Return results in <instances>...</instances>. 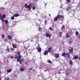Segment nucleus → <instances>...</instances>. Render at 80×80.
<instances>
[{
  "mask_svg": "<svg viewBox=\"0 0 80 80\" xmlns=\"http://www.w3.org/2000/svg\"><path fill=\"white\" fill-rule=\"evenodd\" d=\"M22 56L21 55H19L18 57L17 58V61L18 62H19L20 64H22V63L23 62V59H22Z\"/></svg>",
  "mask_w": 80,
  "mask_h": 80,
  "instance_id": "1",
  "label": "nucleus"
},
{
  "mask_svg": "<svg viewBox=\"0 0 80 80\" xmlns=\"http://www.w3.org/2000/svg\"><path fill=\"white\" fill-rule=\"evenodd\" d=\"M24 7L25 8H28L29 10H31V7H32V5L30 4L29 5H27V4H26L24 5Z\"/></svg>",
  "mask_w": 80,
  "mask_h": 80,
  "instance_id": "2",
  "label": "nucleus"
},
{
  "mask_svg": "<svg viewBox=\"0 0 80 80\" xmlns=\"http://www.w3.org/2000/svg\"><path fill=\"white\" fill-rule=\"evenodd\" d=\"M55 56L56 58H58L59 57V54L58 53H56L55 54Z\"/></svg>",
  "mask_w": 80,
  "mask_h": 80,
  "instance_id": "3",
  "label": "nucleus"
},
{
  "mask_svg": "<svg viewBox=\"0 0 80 80\" xmlns=\"http://www.w3.org/2000/svg\"><path fill=\"white\" fill-rule=\"evenodd\" d=\"M37 49L39 52H41L42 51V49H41L40 48H38H38L37 47Z\"/></svg>",
  "mask_w": 80,
  "mask_h": 80,
  "instance_id": "4",
  "label": "nucleus"
},
{
  "mask_svg": "<svg viewBox=\"0 0 80 80\" xmlns=\"http://www.w3.org/2000/svg\"><path fill=\"white\" fill-rule=\"evenodd\" d=\"M73 48H72L69 50V53H73Z\"/></svg>",
  "mask_w": 80,
  "mask_h": 80,
  "instance_id": "5",
  "label": "nucleus"
},
{
  "mask_svg": "<svg viewBox=\"0 0 80 80\" xmlns=\"http://www.w3.org/2000/svg\"><path fill=\"white\" fill-rule=\"evenodd\" d=\"M78 58V56H75L74 58L72 59V60H75L77 59Z\"/></svg>",
  "mask_w": 80,
  "mask_h": 80,
  "instance_id": "6",
  "label": "nucleus"
},
{
  "mask_svg": "<svg viewBox=\"0 0 80 80\" xmlns=\"http://www.w3.org/2000/svg\"><path fill=\"white\" fill-rule=\"evenodd\" d=\"M20 70L21 72H23V71L25 70V69H24V68H23L22 67H21L20 69Z\"/></svg>",
  "mask_w": 80,
  "mask_h": 80,
  "instance_id": "7",
  "label": "nucleus"
},
{
  "mask_svg": "<svg viewBox=\"0 0 80 80\" xmlns=\"http://www.w3.org/2000/svg\"><path fill=\"white\" fill-rule=\"evenodd\" d=\"M48 53V51H45L44 52V55H47Z\"/></svg>",
  "mask_w": 80,
  "mask_h": 80,
  "instance_id": "8",
  "label": "nucleus"
},
{
  "mask_svg": "<svg viewBox=\"0 0 80 80\" xmlns=\"http://www.w3.org/2000/svg\"><path fill=\"white\" fill-rule=\"evenodd\" d=\"M8 39L9 40H12V37L10 35L8 36Z\"/></svg>",
  "mask_w": 80,
  "mask_h": 80,
  "instance_id": "9",
  "label": "nucleus"
},
{
  "mask_svg": "<svg viewBox=\"0 0 80 80\" xmlns=\"http://www.w3.org/2000/svg\"><path fill=\"white\" fill-rule=\"evenodd\" d=\"M0 17H1V18H5L6 17V15L4 14L2 16H0Z\"/></svg>",
  "mask_w": 80,
  "mask_h": 80,
  "instance_id": "10",
  "label": "nucleus"
},
{
  "mask_svg": "<svg viewBox=\"0 0 80 80\" xmlns=\"http://www.w3.org/2000/svg\"><path fill=\"white\" fill-rule=\"evenodd\" d=\"M58 17L56 16L55 18H54V21H57V20H58Z\"/></svg>",
  "mask_w": 80,
  "mask_h": 80,
  "instance_id": "11",
  "label": "nucleus"
},
{
  "mask_svg": "<svg viewBox=\"0 0 80 80\" xmlns=\"http://www.w3.org/2000/svg\"><path fill=\"white\" fill-rule=\"evenodd\" d=\"M66 55L67 56L68 58H70V54L68 53H66Z\"/></svg>",
  "mask_w": 80,
  "mask_h": 80,
  "instance_id": "12",
  "label": "nucleus"
},
{
  "mask_svg": "<svg viewBox=\"0 0 80 80\" xmlns=\"http://www.w3.org/2000/svg\"><path fill=\"white\" fill-rule=\"evenodd\" d=\"M69 62L70 65H72L73 64V62H72V61L71 60H70L69 61Z\"/></svg>",
  "mask_w": 80,
  "mask_h": 80,
  "instance_id": "13",
  "label": "nucleus"
},
{
  "mask_svg": "<svg viewBox=\"0 0 80 80\" xmlns=\"http://www.w3.org/2000/svg\"><path fill=\"white\" fill-rule=\"evenodd\" d=\"M57 17L58 19H59V18H62V16L61 15H59L58 16H57Z\"/></svg>",
  "mask_w": 80,
  "mask_h": 80,
  "instance_id": "14",
  "label": "nucleus"
},
{
  "mask_svg": "<svg viewBox=\"0 0 80 80\" xmlns=\"http://www.w3.org/2000/svg\"><path fill=\"white\" fill-rule=\"evenodd\" d=\"M67 55V54L65 52H63L62 54V56H63V57L65 56V55Z\"/></svg>",
  "mask_w": 80,
  "mask_h": 80,
  "instance_id": "15",
  "label": "nucleus"
},
{
  "mask_svg": "<svg viewBox=\"0 0 80 80\" xmlns=\"http://www.w3.org/2000/svg\"><path fill=\"white\" fill-rule=\"evenodd\" d=\"M0 19H1L2 22H4V21H5V20H4V18L0 17Z\"/></svg>",
  "mask_w": 80,
  "mask_h": 80,
  "instance_id": "16",
  "label": "nucleus"
},
{
  "mask_svg": "<svg viewBox=\"0 0 80 80\" xmlns=\"http://www.w3.org/2000/svg\"><path fill=\"white\" fill-rule=\"evenodd\" d=\"M65 75H66V76H69V73L68 72V71H67L65 73Z\"/></svg>",
  "mask_w": 80,
  "mask_h": 80,
  "instance_id": "17",
  "label": "nucleus"
},
{
  "mask_svg": "<svg viewBox=\"0 0 80 80\" xmlns=\"http://www.w3.org/2000/svg\"><path fill=\"white\" fill-rule=\"evenodd\" d=\"M19 16V14H16L14 15V17H18Z\"/></svg>",
  "mask_w": 80,
  "mask_h": 80,
  "instance_id": "18",
  "label": "nucleus"
},
{
  "mask_svg": "<svg viewBox=\"0 0 80 80\" xmlns=\"http://www.w3.org/2000/svg\"><path fill=\"white\" fill-rule=\"evenodd\" d=\"M7 72H8V73H10V72H12V70L11 69H9V70H8L7 71Z\"/></svg>",
  "mask_w": 80,
  "mask_h": 80,
  "instance_id": "19",
  "label": "nucleus"
},
{
  "mask_svg": "<svg viewBox=\"0 0 80 80\" xmlns=\"http://www.w3.org/2000/svg\"><path fill=\"white\" fill-rule=\"evenodd\" d=\"M49 35H50V34H49L48 33H46V37H49Z\"/></svg>",
  "mask_w": 80,
  "mask_h": 80,
  "instance_id": "20",
  "label": "nucleus"
},
{
  "mask_svg": "<svg viewBox=\"0 0 80 80\" xmlns=\"http://www.w3.org/2000/svg\"><path fill=\"white\" fill-rule=\"evenodd\" d=\"M48 51H49V52H51V51H52V48H49L48 49Z\"/></svg>",
  "mask_w": 80,
  "mask_h": 80,
  "instance_id": "21",
  "label": "nucleus"
},
{
  "mask_svg": "<svg viewBox=\"0 0 80 80\" xmlns=\"http://www.w3.org/2000/svg\"><path fill=\"white\" fill-rule=\"evenodd\" d=\"M5 22L6 23V24H8V20H5Z\"/></svg>",
  "mask_w": 80,
  "mask_h": 80,
  "instance_id": "22",
  "label": "nucleus"
},
{
  "mask_svg": "<svg viewBox=\"0 0 80 80\" xmlns=\"http://www.w3.org/2000/svg\"><path fill=\"white\" fill-rule=\"evenodd\" d=\"M62 32H59V36L60 37H62Z\"/></svg>",
  "mask_w": 80,
  "mask_h": 80,
  "instance_id": "23",
  "label": "nucleus"
},
{
  "mask_svg": "<svg viewBox=\"0 0 80 80\" xmlns=\"http://www.w3.org/2000/svg\"><path fill=\"white\" fill-rule=\"evenodd\" d=\"M12 45L13 48H17V46H15V45L13 44H12Z\"/></svg>",
  "mask_w": 80,
  "mask_h": 80,
  "instance_id": "24",
  "label": "nucleus"
},
{
  "mask_svg": "<svg viewBox=\"0 0 80 80\" xmlns=\"http://www.w3.org/2000/svg\"><path fill=\"white\" fill-rule=\"evenodd\" d=\"M70 7H68L67 8H66V10H70Z\"/></svg>",
  "mask_w": 80,
  "mask_h": 80,
  "instance_id": "25",
  "label": "nucleus"
},
{
  "mask_svg": "<svg viewBox=\"0 0 80 80\" xmlns=\"http://www.w3.org/2000/svg\"><path fill=\"white\" fill-rule=\"evenodd\" d=\"M78 34H79V33H78V32H77V31L76 32V35H78Z\"/></svg>",
  "mask_w": 80,
  "mask_h": 80,
  "instance_id": "26",
  "label": "nucleus"
},
{
  "mask_svg": "<svg viewBox=\"0 0 80 80\" xmlns=\"http://www.w3.org/2000/svg\"><path fill=\"white\" fill-rule=\"evenodd\" d=\"M48 62L49 63H51V61L50 60H48Z\"/></svg>",
  "mask_w": 80,
  "mask_h": 80,
  "instance_id": "27",
  "label": "nucleus"
},
{
  "mask_svg": "<svg viewBox=\"0 0 80 80\" xmlns=\"http://www.w3.org/2000/svg\"><path fill=\"white\" fill-rule=\"evenodd\" d=\"M14 17L13 16L11 18V19L12 20H13L14 19Z\"/></svg>",
  "mask_w": 80,
  "mask_h": 80,
  "instance_id": "28",
  "label": "nucleus"
},
{
  "mask_svg": "<svg viewBox=\"0 0 80 80\" xmlns=\"http://www.w3.org/2000/svg\"><path fill=\"white\" fill-rule=\"evenodd\" d=\"M7 51H8V52H9L10 50V49H9V48H7Z\"/></svg>",
  "mask_w": 80,
  "mask_h": 80,
  "instance_id": "29",
  "label": "nucleus"
},
{
  "mask_svg": "<svg viewBox=\"0 0 80 80\" xmlns=\"http://www.w3.org/2000/svg\"><path fill=\"white\" fill-rule=\"evenodd\" d=\"M5 80H10V78H7L5 79Z\"/></svg>",
  "mask_w": 80,
  "mask_h": 80,
  "instance_id": "30",
  "label": "nucleus"
},
{
  "mask_svg": "<svg viewBox=\"0 0 80 80\" xmlns=\"http://www.w3.org/2000/svg\"><path fill=\"white\" fill-rule=\"evenodd\" d=\"M32 9H33V10H35V7L33 6V7L32 8Z\"/></svg>",
  "mask_w": 80,
  "mask_h": 80,
  "instance_id": "31",
  "label": "nucleus"
},
{
  "mask_svg": "<svg viewBox=\"0 0 80 80\" xmlns=\"http://www.w3.org/2000/svg\"><path fill=\"white\" fill-rule=\"evenodd\" d=\"M49 29H50V30H51V31H53V29H52V28H49Z\"/></svg>",
  "mask_w": 80,
  "mask_h": 80,
  "instance_id": "32",
  "label": "nucleus"
},
{
  "mask_svg": "<svg viewBox=\"0 0 80 80\" xmlns=\"http://www.w3.org/2000/svg\"><path fill=\"white\" fill-rule=\"evenodd\" d=\"M66 37L67 38H69V36L68 34L67 35Z\"/></svg>",
  "mask_w": 80,
  "mask_h": 80,
  "instance_id": "33",
  "label": "nucleus"
},
{
  "mask_svg": "<svg viewBox=\"0 0 80 80\" xmlns=\"http://www.w3.org/2000/svg\"><path fill=\"white\" fill-rule=\"evenodd\" d=\"M4 41L5 42H7V39H4Z\"/></svg>",
  "mask_w": 80,
  "mask_h": 80,
  "instance_id": "34",
  "label": "nucleus"
},
{
  "mask_svg": "<svg viewBox=\"0 0 80 80\" xmlns=\"http://www.w3.org/2000/svg\"><path fill=\"white\" fill-rule=\"evenodd\" d=\"M2 38H4V35L2 34Z\"/></svg>",
  "mask_w": 80,
  "mask_h": 80,
  "instance_id": "35",
  "label": "nucleus"
},
{
  "mask_svg": "<svg viewBox=\"0 0 80 80\" xmlns=\"http://www.w3.org/2000/svg\"><path fill=\"white\" fill-rule=\"evenodd\" d=\"M70 2V0H67V2L68 3H69V2Z\"/></svg>",
  "mask_w": 80,
  "mask_h": 80,
  "instance_id": "36",
  "label": "nucleus"
},
{
  "mask_svg": "<svg viewBox=\"0 0 80 80\" xmlns=\"http://www.w3.org/2000/svg\"><path fill=\"white\" fill-rule=\"evenodd\" d=\"M11 50H12V51H13V48H11Z\"/></svg>",
  "mask_w": 80,
  "mask_h": 80,
  "instance_id": "37",
  "label": "nucleus"
},
{
  "mask_svg": "<svg viewBox=\"0 0 80 80\" xmlns=\"http://www.w3.org/2000/svg\"><path fill=\"white\" fill-rule=\"evenodd\" d=\"M45 24H47V21H45Z\"/></svg>",
  "mask_w": 80,
  "mask_h": 80,
  "instance_id": "38",
  "label": "nucleus"
},
{
  "mask_svg": "<svg viewBox=\"0 0 80 80\" xmlns=\"http://www.w3.org/2000/svg\"><path fill=\"white\" fill-rule=\"evenodd\" d=\"M18 55H20V52H18Z\"/></svg>",
  "mask_w": 80,
  "mask_h": 80,
  "instance_id": "39",
  "label": "nucleus"
},
{
  "mask_svg": "<svg viewBox=\"0 0 80 80\" xmlns=\"http://www.w3.org/2000/svg\"><path fill=\"white\" fill-rule=\"evenodd\" d=\"M65 28V27L63 26L62 27V28L63 29V28Z\"/></svg>",
  "mask_w": 80,
  "mask_h": 80,
  "instance_id": "40",
  "label": "nucleus"
},
{
  "mask_svg": "<svg viewBox=\"0 0 80 80\" xmlns=\"http://www.w3.org/2000/svg\"><path fill=\"white\" fill-rule=\"evenodd\" d=\"M49 36V38H51V37H52V35H50Z\"/></svg>",
  "mask_w": 80,
  "mask_h": 80,
  "instance_id": "41",
  "label": "nucleus"
},
{
  "mask_svg": "<svg viewBox=\"0 0 80 80\" xmlns=\"http://www.w3.org/2000/svg\"><path fill=\"white\" fill-rule=\"evenodd\" d=\"M11 58H13V56L11 57Z\"/></svg>",
  "mask_w": 80,
  "mask_h": 80,
  "instance_id": "42",
  "label": "nucleus"
},
{
  "mask_svg": "<svg viewBox=\"0 0 80 80\" xmlns=\"http://www.w3.org/2000/svg\"><path fill=\"white\" fill-rule=\"evenodd\" d=\"M29 70H32V68H30Z\"/></svg>",
  "mask_w": 80,
  "mask_h": 80,
  "instance_id": "43",
  "label": "nucleus"
},
{
  "mask_svg": "<svg viewBox=\"0 0 80 80\" xmlns=\"http://www.w3.org/2000/svg\"><path fill=\"white\" fill-rule=\"evenodd\" d=\"M15 58H17V56H15Z\"/></svg>",
  "mask_w": 80,
  "mask_h": 80,
  "instance_id": "44",
  "label": "nucleus"
},
{
  "mask_svg": "<svg viewBox=\"0 0 80 80\" xmlns=\"http://www.w3.org/2000/svg\"><path fill=\"white\" fill-rule=\"evenodd\" d=\"M41 29H42V28H40V27H39V30H41Z\"/></svg>",
  "mask_w": 80,
  "mask_h": 80,
  "instance_id": "45",
  "label": "nucleus"
},
{
  "mask_svg": "<svg viewBox=\"0 0 80 80\" xmlns=\"http://www.w3.org/2000/svg\"><path fill=\"white\" fill-rule=\"evenodd\" d=\"M49 15L50 17H51V15H50V14H49Z\"/></svg>",
  "mask_w": 80,
  "mask_h": 80,
  "instance_id": "46",
  "label": "nucleus"
},
{
  "mask_svg": "<svg viewBox=\"0 0 80 80\" xmlns=\"http://www.w3.org/2000/svg\"><path fill=\"white\" fill-rule=\"evenodd\" d=\"M44 71H45V72H47V70H45Z\"/></svg>",
  "mask_w": 80,
  "mask_h": 80,
  "instance_id": "47",
  "label": "nucleus"
},
{
  "mask_svg": "<svg viewBox=\"0 0 80 80\" xmlns=\"http://www.w3.org/2000/svg\"><path fill=\"white\" fill-rule=\"evenodd\" d=\"M46 5H47V3L46 4H45V7H46Z\"/></svg>",
  "mask_w": 80,
  "mask_h": 80,
  "instance_id": "48",
  "label": "nucleus"
},
{
  "mask_svg": "<svg viewBox=\"0 0 80 80\" xmlns=\"http://www.w3.org/2000/svg\"><path fill=\"white\" fill-rule=\"evenodd\" d=\"M62 44H63L64 43V42H62Z\"/></svg>",
  "mask_w": 80,
  "mask_h": 80,
  "instance_id": "49",
  "label": "nucleus"
},
{
  "mask_svg": "<svg viewBox=\"0 0 80 80\" xmlns=\"http://www.w3.org/2000/svg\"><path fill=\"white\" fill-rule=\"evenodd\" d=\"M79 38H80V36H79Z\"/></svg>",
  "mask_w": 80,
  "mask_h": 80,
  "instance_id": "50",
  "label": "nucleus"
},
{
  "mask_svg": "<svg viewBox=\"0 0 80 80\" xmlns=\"http://www.w3.org/2000/svg\"><path fill=\"white\" fill-rule=\"evenodd\" d=\"M61 73L60 72H59V73Z\"/></svg>",
  "mask_w": 80,
  "mask_h": 80,
  "instance_id": "51",
  "label": "nucleus"
},
{
  "mask_svg": "<svg viewBox=\"0 0 80 80\" xmlns=\"http://www.w3.org/2000/svg\"><path fill=\"white\" fill-rule=\"evenodd\" d=\"M1 16V13H0V16Z\"/></svg>",
  "mask_w": 80,
  "mask_h": 80,
  "instance_id": "52",
  "label": "nucleus"
},
{
  "mask_svg": "<svg viewBox=\"0 0 80 80\" xmlns=\"http://www.w3.org/2000/svg\"><path fill=\"white\" fill-rule=\"evenodd\" d=\"M69 43H72V42H69Z\"/></svg>",
  "mask_w": 80,
  "mask_h": 80,
  "instance_id": "53",
  "label": "nucleus"
},
{
  "mask_svg": "<svg viewBox=\"0 0 80 80\" xmlns=\"http://www.w3.org/2000/svg\"><path fill=\"white\" fill-rule=\"evenodd\" d=\"M31 41H32V42H33V40H32Z\"/></svg>",
  "mask_w": 80,
  "mask_h": 80,
  "instance_id": "54",
  "label": "nucleus"
},
{
  "mask_svg": "<svg viewBox=\"0 0 80 80\" xmlns=\"http://www.w3.org/2000/svg\"><path fill=\"white\" fill-rule=\"evenodd\" d=\"M0 80H1V78H0Z\"/></svg>",
  "mask_w": 80,
  "mask_h": 80,
  "instance_id": "55",
  "label": "nucleus"
},
{
  "mask_svg": "<svg viewBox=\"0 0 80 80\" xmlns=\"http://www.w3.org/2000/svg\"><path fill=\"white\" fill-rule=\"evenodd\" d=\"M60 2H61V1L60 0Z\"/></svg>",
  "mask_w": 80,
  "mask_h": 80,
  "instance_id": "56",
  "label": "nucleus"
},
{
  "mask_svg": "<svg viewBox=\"0 0 80 80\" xmlns=\"http://www.w3.org/2000/svg\"><path fill=\"white\" fill-rule=\"evenodd\" d=\"M60 80V79H59V80Z\"/></svg>",
  "mask_w": 80,
  "mask_h": 80,
  "instance_id": "57",
  "label": "nucleus"
}]
</instances>
